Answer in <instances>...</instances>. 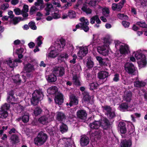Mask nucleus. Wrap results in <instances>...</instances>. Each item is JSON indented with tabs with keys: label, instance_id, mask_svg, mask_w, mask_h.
<instances>
[{
	"label": "nucleus",
	"instance_id": "obj_1",
	"mask_svg": "<svg viewBox=\"0 0 147 147\" xmlns=\"http://www.w3.org/2000/svg\"><path fill=\"white\" fill-rule=\"evenodd\" d=\"M65 45V41L63 39H60L59 41L55 42L54 45V49L50 51L48 56L51 58L56 57L63 50Z\"/></svg>",
	"mask_w": 147,
	"mask_h": 147
},
{
	"label": "nucleus",
	"instance_id": "obj_2",
	"mask_svg": "<svg viewBox=\"0 0 147 147\" xmlns=\"http://www.w3.org/2000/svg\"><path fill=\"white\" fill-rule=\"evenodd\" d=\"M43 97L44 94L41 89H39L34 90L30 99L31 105L33 106L37 105L39 101L42 99Z\"/></svg>",
	"mask_w": 147,
	"mask_h": 147
},
{
	"label": "nucleus",
	"instance_id": "obj_3",
	"mask_svg": "<svg viewBox=\"0 0 147 147\" xmlns=\"http://www.w3.org/2000/svg\"><path fill=\"white\" fill-rule=\"evenodd\" d=\"M47 138V135L41 131L38 133L36 137L34 138V143L37 146H41L45 143Z\"/></svg>",
	"mask_w": 147,
	"mask_h": 147
},
{
	"label": "nucleus",
	"instance_id": "obj_4",
	"mask_svg": "<svg viewBox=\"0 0 147 147\" xmlns=\"http://www.w3.org/2000/svg\"><path fill=\"white\" fill-rule=\"evenodd\" d=\"M100 120L101 127L104 130H108L111 128L113 123L107 118L105 117H103Z\"/></svg>",
	"mask_w": 147,
	"mask_h": 147
},
{
	"label": "nucleus",
	"instance_id": "obj_5",
	"mask_svg": "<svg viewBox=\"0 0 147 147\" xmlns=\"http://www.w3.org/2000/svg\"><path fill=\"white\" fill-rule=\"evenodd\" d=\"M124 68L126 72L130 75H134L136 71V67L132 63H126L124 65Z\"/></svg>",
	"mask_w": 147,
	"mask_h": 147
},
{
	"label": "nucleus",
	"instance_id": "obj_6",
	"mask_svg": "<svg viewBox=\"0 0 147 147\" xmlns=\"http://www.w3.org/2000/svg\"><path fill=\"white\" fill-rule=\"evenodd\" d=\"M80 21L82 23H79L81 25V29L83 30L85 32H87L89 30L88 26L89 22L87 19H85L84 17H82L80 19Z\"/></svg>",
	"mask_w": 147,
	"mask_h": 147
},
{
	"label": "nucleus",
	"instance_id": "obj_7",
	"mask_svg": "<svg viewBox=\"0 0 147 147\" xmlns=\"http://www.w3.org/2000/svg\"><path fill=\"white\" fill-rule=\"evenodd\" d=\"M53 72L56 76L61 77L65 74V69L63 67L56 66L54 68Z\"/></svg>",
	"mask_w": 147,
	"mask_h": 147
},
{
	"label": "nucleus",
	"instance_id": "obj_8",
	"mask_svg": "<svg viewBox=\"0 0 147 147\" xmlns=\"http://www.w3.org/2000/svg\"><path fill=\"white\" fill-rule=\"evenodd\" d=\"M26 76L24 75L20 76L18 74L15 76L13 79L14 83L17 84H20L21 82H25L26 80Z\"/></svg>",
	"mask_w": 147,
	"mask_h": 147
},
{
	"label": "nucleus",
	"instance_id": "obj_9",
	"mask_svg": "<svg viewBox=\"0 0 147 147\" xmlns=\"http://www.w3.org/2000/svg\"><path fill=\"white\" fill-rule=\"evenodd\" d=\"M89 139L86 135H82L81 136L80 140V145L81 147H84L87 146L89 143Z\"/></svg>",
	"mask_w": 147,
	"mask_h": 147
},
{
	"label": "nucleus",
	"instance_id": "obj_10",
	"mask_svg": "<svg viewBox=\"0 0 147 147\" xmlns=\"http://www.w3.org/2000/svg\"><path fill=\"white\" fill-rule=\"evenodd\" d=\"M106 45H103L101 46H98L97 47L98 52L100 54L103 56H106L107 55L108 51L107 49Z\"/></svg>",
	"mask_w": 147,
	"mask_h": 147
},
{
	"label": "nucleus",
	"instance_id": "obj_11",
	"mask_svg": "<svg viewBox=\"0 0 147 147\" xmlns=\"http://www.w3.org/2000/svg\"><path fill=\"white\" fill-rule=\"evenodd\" d=\"M69 108L73 105H77L78 103V98L74 94H72L69 97Z\"/></svg>",
	"mask_w": 147,
	"mask_h": 147
},
{
	"label": "nucleus",
	"instance_id": "obj_12",
	"mask_svg": "<svg viewBox=\"0 0 147 147\" xmlns=\"http://www.w3.org/2000/svg\"><path fill=\"white\" fill-rule=\"evenodd\" d=\"M77 117L81 119H85L86 118L87 114L86 111L84 109L78 110L76 112Z\"/></svg>",
	"mask_w": 147,
	"mask_h": 147
},
{
	"label": "nucleus",
	"instance_id": "obj_13",
	"mask_svg": "<svg viewBox=\"0 0 147 147\" xmlns=\"http://www.w3.org/2000/svg\"><path fill=\"white\" fill-rule=\"evenodd\" d=\"M118 129L121 134H125L127 131L126 124L125 123L120 122L118 125Z\"/></svg>",
	"mask_w": 147,
	"mask_h": 147
},
{
	"label": "nucleus",
	"instance_id": "obj_14",
	"mask_svg": "<svg viewBox=\"0 0 147 147\" xmlns=\"http://www.w3.org/2000/svg\"><path fill=\"white\" fill-rule=\"evenodd\" d=\"M23 70L26 73L32 72L34 71L35 68L33 65L28 63L24 65Z\"/></svg>",
	"mask_w": 147,
	"mask_h": 147
},
{
	"label": "nucleus",
	"instance_id": "obj_15",
	"mask_svg": "<svg viewBox=\"0 0 147 147\" xmlns=\"http://www.w3.org/2000/svg\"><path fill=\"white\" fill-rule=\"evenodd\" d=\"M56 118L58 121L61 122L65 120L66 119V115L62 112H58L56 115Z\"/></svg>",
	"mask_w": 147,
	"mask_h": 147
},
{
	"label": "nucleus",
	"instance_id": "obj_16",
	"mask_svg": "<svg viewBox=\"0 0 147 147\" xmlns=\"http://www.w3.org/2000/svg\"><path fill=\"white\" fill-rule=\"evenodd\" d=\"M82 94L83 96L82 99L83 101L87 104L89 103L91 98L89 93L86 90L83 92Z\"/></svg>",
	"mask_w": 147,
	"mask_h": 147
},
{
	"label": "nucleus",
	"instance_id": "obj_17",
	"mask_svg": "<svg viewBox=\"0 0 147 147\" xmlns=\"http://www.w3.org/2000/svg\"><path fill=\"white\" fill-rule=\"evenodd\" d=\"M132 93L130 91L126 92L123 96V100L126 102H129L131 100Z\"/></svg>",
	"mask_w": 147,
	"mask_h": 147
},
{
	"label": "nucleus",
	"instance_id": "obj_18",
	"mask_svg": "<svg viewBox=\"0 0 147 147\" xmlns=\"http://www.w3.org/2000/svg\"><path fill=\"white\" fill-rule=\"evenodd\" d=\"M55 101L56 104L61 105L63 102V95L61 93L57 94L55 98Z\"/></svg>",
	"mask_w": 147,
	"mask_h": 147
},
{
	"label": "nucleus",
	"instance_id": "obj_19",
	"mask_svg": "<svg viewBox=\"0 0 147 147\" xmlns=\"http://www.w3.org/2000/svg\"><path fill=\"white\" fill-rule=\"evenodd\" d=\"M89 126L92 129H98L101 126L100 120L95 121L89 124Z\"/></svg>",
	"mask_w": 147,
	"mask_h": 147
},
{
	"label": "nucleus",
	"instance_id": "obj_20",
	"mask_svg": "<svg viewBox=\"0 0 147 147\" xmlns=\"http://www.w3.org/2000/svg\"><path fill=\"white\" fill-rule=\"evenodd\" d=\"M109 73L105 71H99L98 74V77L99 79H103L108 77Z\"/></svg>",
	"mask_w": 147,
	"mask_h": 147
},
{
	"label": "nucleus",
	"instance_id": "obj_21",
	"mask_svg": "<svg viewBox=\"0 0 147 147\" xmlns=\"http://www.w3.org/2000/svg\"><path fill=\"white\" fill-rule=\"evenodd\" d=\"M29 116L28 113L24 114L21 117L18 118L17 119L18 121L22 120L24 123H27L29 121Z\"/></svg>",
	"mask_w": 147,
	"mask_h": 147
},
{
	"label": "nucleus",
	"instance_id": "obj_22",
	"mask_svg": "<svg viewBox=\"0 0 147 147\" xmlns=\"http://www.w3.org/2000/svg\"><path fill=\"white\" fill-rule=\"evenodd\" d=\"M129 49V47L128 45H121L120 46L119 51L120 53L123 55L128 53Z\"/></svg>",
	"mask_w": 147,
	"mask_h": 147
},
{
	"label": "nucleus",
	"instance_id": "obj_23",
	"mask_svg": "<svg viewBox=\"0 0 147 147\" xmlns=\"http://www.w3.org/2000/svg\"><path fill=\"white\" fill-rule=\"evenodd\" d=\"M49 115H48L47 116L44 115L40 117L38 119V121L39 122L43 125H45L48 122V117Z\"/></svg>",
	"mask_w": 147,
	"mask_h": 147
},
{
	"label": "nucleus",
	"instance_id": "obj_24",
	"mask_svg": "<svg viewBox=\"0 0 147 147\" xmlns=\"http://www.w3.org/2000/svg\"><path fill=\"white\" fill-rule=\"evenodd\" d=\"M88 51L87 48H83L79 50L78 54L79 57L82 58L86 55L88 53Z\"/></svg>",
	"mask_w": 147,
	"mask_h": 147
},
{
	"label": "nucleus",
	"instance_id": "obj_25",
	"mask_svg": "<svg viewBox=\"0 0 147 147\" xmlns=\"http://www.w3.org/2000/svg\"><path fill=\"white\" fill-rule=\"evenodd\" d=\"M47 79V82L50 83L55 82L57 80L56 76L54 74L49 75Z\"/></svg>",
	"mask_w": 147,
	"mask_h": 147
},
{
	"label": "nucleus",
	"instance_id": "obj_26",
	"mask_svg": "<svg viewBox=\"0 0 147 147\" xmlns=\"http://www.w3.org/2000/svg\"><path fill=\"white\" fill-rule=\"evenodd\" d=\"M69 56L68 54L65 53H61L58 57V60L59 61H60L61 62H65V60H66L68 58Z\"/></svg>",
	"mask_w": 147,
	"mask_h": 147
},
{
	"label": "nucleus",
	"instance_id": "obj_27",
	"mask_svg": "<svg viewBox=\"0 0 147 147\" xmlns=\"http://www.w3.org/2000/svg\"><path fill=\"white\" fill-rule=\"evenodd\" d=\"M128 107V103L126 102L122 103L120 105L119 108L121 111L124 112L127 109Z\"/></svg>",
	"mask_w": 147,
	"mask_h": 147
},
{
	"label": "nucleus",
	"instance_id": "obj_28",
	"mask_svg": "<svg viewBox=\"0 0 147 147\" xmlns=\"http://www.w3.org/2000/svg\"><path fill=\"white\" fill-rule=\"evenodd\" d=\"M47 91L50 94H54L58 91L57 88L56 86L51 87L47 90Z\"/></svg>",
	"mask_w": 147,
	"mask_h": 147
},
{
	"label": "nucleus",
	"instance_id": "obj_29",
	"mask_svg": "<svg viewBox=\"0 0 147 147\" xmlns=\"http://www.w3.org/2000/svg\"><path fill=\"white\" fill-rule=\"evenodd\" d=\"M68 129V127L67 125L65 124L62 122L61 125L59 126V130L62 134L67 132Z\"/></svg>",
	"mask_w": 147,
	"mask_h": 147
},
{
	"label": "nucleus",
	"instance_id": "obj_30",
	"mask_svg": "<svg viewBox=\"0 0 147 147\" xmlns=\"http://www.w3.org/2000/svg\"><path fill=\"white\" fill-rule=\"evenodd\" d=\"M146 85V83L142 81L139 80L136 81L134 82V86L135 87L142 88L144 87Z\"/></svg>",
	"mask_w": 147,
	"mask_h": 147
},
{
	"label": "nucleus",
	"instance_id": "obj_31",
	"mask_svg": "<svg viewBox=\"0 0 147 147\" xmlns=\"http://www.w3.org/2000/svg\"><path fill=\"white\" fill-rule=\"evenodd\" d=\"M11 140L13 144H14L20 142L18 136L16 134H13L11 136Z\"/></svg>",
	"mask_w": 147,
	"mask_h": 147
},
{
	"label": "nucleus",
	"instance_id": "obj_32",
	"mask_svg": "<svg viewBox=\"0 0 147 147\" xmlns=\"http://www.w3.org/2000/svg\"><path fill=\"white\" fill-rule=\"evenodd\" d=\"M81 9L84 12H85L87 14H91L92 13V10L88 7L87 5L84 4L82 7Z\"/></svg>",
	"mask_w": 147,
	"mask_h": 147
},
{
	"label": "nucleus",
	"instance_id": "obj_33",
	"mask_svg": "<svg viewBox=\"0 0 147 147\" xmlns=\"http://www.w3.org/2000/svg\"><path fill=\"white\" fill-rule=\"evenodd\" d=\"M105 115L109 119H113L116 116L115 111L112 110L107 113H105Z\"/></svg>",
	"mask_w": 147,
	"mask_h": 147
},
{
	"label": "nucleus",
	"instance_id": "obj_34",
	"mask_svg": "<svg viewBox=\"0 0 147 147\" xmlns=\"http://www.w3.org/2000/svg\"><path fill=\"white\" fill-rule=\"evenodd\" d=\"M42 111V109L39 107H36L34 111V114L35 116H37L40 115Z\"/></svg>",
	"mask_w": 147,
	"mask_h": 147
},
{
	"label": "nucleus",
	"instance_id": "obj_35",
	"mask_svg": "<svg viewBox=\"0 0 147 147\" xmlns=\"http://www.w3.org/2000/svg\"><path fill=\"white\" fill-rule=\"evenodd\" d=\"M8 116V113L6 111L0 110V118L2 119H6Z\"/></svg>",
	"mask_w": 147,
	"mask_h": 147
},
{
	"label": "nucleus",
	"instance_id": "obj_36",
	"mask_svg": "<svg viewBox=\"0 0 147 147\" xmlns=\"http://www.w3.org/2000/svg\"><path fill=\"white\" fill-rule=\"evenodd\" d=\"M102 107L103 111L106 112L105 113H107L112 110V108L109 106L105 105L102 106Z\"/></svg>",
	"mask_w": 147,
	"mask_h": 147
},
{
	"label": "nucleus",
	"instance_id": "obj_37",
	"mask_svg": "<svg viewBox=\"0 0 147 147\" xmlns=\"http://www.w3.org/2000/svg\"><path fill=\"white\" fill-rule=\"evenodd\" d=\"M135 56L137 59H142L146 57L145 55L141 53L137 52L135 55Z\"/></svg>",
	"mask_w": 147,
	"mask_h": 147
},
{
	"label": "nucleus",
	"instance_id": "obj_38",
	"mask_svg": "<svg viewBox=\"0 0 147 147\" xmlns=\"http://www.w3.org/2000/svg\"><path fill=\"white\" fill-rule=\"evenodd\" d=\"M12 19V21L13 22V24L14 25L17 24L20 21H23V20L22 19V17H14Z\"/></svg>",
	"mask_w": 147,
	"mask_h": 147
},
{
	"label": "nucleus",
	"instance_id": "obj_39",
	"mask_svg": "<svg viewBox=\"0 0 147 147\" xmlns=\"http://www.w3.org/2000/svg\"><path fill=\"white\" fill-rule=\"evenodd\" d=\"M68 16L70 19L75 18L76 17V13L74 11L69 10L68 13Z\"/></svg>",
	"mask_w": 147,
	"mask_h": 147
},
{
	"label": "nucleus",
	"instance_id": "obj_40",
	"mask_svg": "<svg viewBox=\"0 0 147 147\" xmlns=\"http://www.w3.org/2000/svg\"><path fill=\"white\" fill-rule=\"evenodd\" d=\"M131 144V142L129 141H124L121 143V147H130Z\"/></svg>",
	"mask_w": 147,
	"mask_h": 147
},
{
	"label": "nucleus",
	"instance_id": "obj_41",
	"mask_svg": "<svg viewBox=\"0 0 147 147\" xmlns=\"http://www.w3.org/2000/svg\"><path fill=\"white\" fill-rule=\"evenodd\" d=\"M24 110V107L20 104L18 105V106H16L15 109V111L17 113H20Z\"/></svg>",
	"mask_w": 147,
	"mask_h": 147
},
{
	"label": "nucleus",
	"instance_id": "obj_42",
	"mask_svg": "<svg viewBox=\"0 0 147 147\" xmlns=\"http://www.w3.org/2000/svg\"><path fill=\"white\" fill-rule=\"evenodd\" d=\"M100 133L101 131L100 130L95 131L91 134V136L95 138H97L98 139L100 138L101 137L100 136Z\"/></svg>",
	"mask_w": 147,
	"mask_h": 147
},
{
	"label": "nucleus",
	"instance_id": "obj_43",
	"mask_svg": "<svg viewBox=\"0 0 147 147\" xmlns=\"http://www.w3.org/2000/svg\"><path fill=\"white\" fill-rule=\"evenodd\" d=\"M118 18L121 20H127L128 17L127 15H125L124 14L120 13H118L117 15Z\"/></svg>",
	"mask_w": 147,
	"mask_h": 147
},
{
	"label": "nucleus",
	"instance_id": "obj_44",
	"mask_svg": "<svg viewBox=\"0 0 147 147\" xmlns=\"http://www.w3.org/2000/svg\"><path fill=\"white\" fill-rule=\"evenodd\" d=\"M10 107V104L9 103H5L2 105L1 107V109L4 111L8 110Z\"/></svg>",
	"mask_w": 147,
	"mask_h": 147
},
{
	"label": "nucleus",
	"instance_id": "obj_45",
	"mask_svg": "<svg viewBox=\"0 0 147 147\" xmlns=\"http://www.w3.org/2000/svg\"><path fill=\"white\" fill-rule=\"evenodd\" d=\"M147 62L146 60V56L145 57V58H144L142 59L141 60V61L140 62H139L138 64L140 66V65H143V67H144L146 66L147 64Z\"/></svg>",
	"mask_w": 147,
	"mask_h": 147
},
{
	"label": "nucleus",
	"instance_id": "obj_46",
	"mask_svg": "<svg viewBox=\"0 0 147 147\" xmlns=\"http://www.w3.org/2000/svg\"><path fill=\"white\" fill-rule=\"evenodd\" d=\"M28 26L32 30H36L37 29V27L34 22L31 21L29 22L28 24Z\"/></svg>",
	"mask_w": 147,
	"mask_h": 147
},
{
	"label": "nucleus",
	"instance_id": "obj_47",
	"mask_svg": "<svg viewBox=\"0 0 147 147\" xmlns=\"http://www.w3.org/2000/svg\"><path fill=\"white\" fill-rule=\"evenodd\" d=\"M98 85V84L96 83H92L90 84V90H92L94 89H97Z\"/></svg>",
	"mask_w": 147,
	"mask_h": 147
},
{
	"label": "nucleus",
	"instance_id": "obj_48",
	"mask_svg": "<svg viewBox=\"0 0 147 147\" xmlns=\"http://www.w3.org/2000/svg\"><path fill=\"white\" fill-rule=\"evenodd\" d=\"M136 24L140 27L143 28H145L147 27V24L144 22L142 21L138 22H136Z\"/></svg>",
	"mask_w": 147,
	"mask_h": 147
},
{
	"label": "nucleus",
	"instance_id": "obj_49",
	"mask_svg": "<svg viewBox=\"0 0 147 147\" xmlns=\"http://www.w3.org/2000/svg\"><path fill=\"white\" fill-rule=\"evenodd\" d=\"M126 1H121V2L117 4V11H119L123 7V6L125 2Z\"/></svg>",
	"mask_w": 147,
	"mask_h": 147
},
{
	"label": "nucleus",
	"instance_id": "obj_50",
	"mask_svg": "<svg viewBox=\"0 0 147 147\" xmlns=\"http://www.w3.org/2000/svg\"><path fill=\"white\" fill-rule=\"evenodd\" d=\"M38 10V9L35 6H33L30 8V15H32L35 13L36 11Z\"/></svg>",
	"mask_w": 147,
	"mask_h": 147
},
{
	"label": "nucleus",
	"instance_id": "obj_51",
	"mask_svg": "<svg viewBox=\"0 0 147 147\" xmlns=\"http://www.w3.org/2000/svg\"><path fill=\"white\" fill-rule=\"evenodd\" d=\"M42 38V36H39L36 39V42L37 45L38 46H40L41 44L42 43V41L41 39Z\"/></svg>",
	"mask_w": 147,
	"mask_h": 147
},
{
	"label": "nucleus",
	"instance_id": "obj_52",
	"mask_svg": "<svg viewBox=\"0 0 147 147\" xmlns=\"http://www.w3.org/2000/svg\"><path fill=\"white\" fill-rule=\"evenodd\" d=\"M7 64L9 65L10 67L11 68H13L16 66L17 65L15 64V63L13 61V63L11 59H9L8 61H7Z\"/></svg>",
	"mask_w": 147,
	"mask_h": 147
},
{
	"label": "nucleus",
	"instance_id": "obj_53",
	"mask_svg": "<svg viewBox=\"0 0 147 147\" xmlns=\"http://www.w3.org/2000/svg\"><path fill=\"white\" fill-rule=\"evenodd\" d=\"M7 99V102L11 103H12V101H14L16 100V98L14 96H8Z\"/></svg>",
	"mask_w": 147,
	"mask_h": 147
},
{
	"label": "nucleus",
	"instance_id": "obj_54",
	"mask_svg": "<svg viewBox=\"0 0 147 147\" xmlns=\"http://www.w3.org/2000/svg\"><path fill=\"white\" fill-rule=\"evenodd\" d=\"M63 3H65V4L63 5V7L65 9L69 7L71 5V4L70 3L67 2V3L65 4V3L67 2V1H61Z\"/></svg>",
	"mask_w": 147,
	"mask_h": 147
},
{
	"label": "nucleus",
	"instance_id": "obj_55",
	"mask_svg": "<svg viewBox=\"0 0 147 147\" xmlns=\"http://www.w3.org/2000/svg\"><path fill=\"white\" fill-rule=\"evenodd\" d=\"M110 13L109 9L107 8L103 9L102 10V14L105 16H107L108 15H106V14H109Z\"/></svg>",
	"mask_w": 147,
	"mask_h": 147
},
{
	"label": "nucleus",
	"instance_id": "obj_56",
	"mask_svg": "<svg viewBox=\"0 0 147 147\" xmlns=\"http://www.w3.org/2000/svg\"><path fill=\"white\" fill-rule=\"evenodd\" d=\"M13 11L15 12V14L17 15H19L21 14L22 13V11L19 8L14 9L13 10Z\"/></svg>",
	"mask_w": 147,
	"mask_h": 147
},
{
	"label": "nucleus",
	"instance_id": "obj_57",
	"mask_svg": "<svg viewBox=\"0 0 147 147\" xmlns=\"http://www.w3.org/2000/svg\"><path fill=\"white\" fill-rule=\"evenodd\" d=\"M23 18H22V19L23 20V21L26 20L28 18V13H27V12H26V13H24L23 12H22V13L21 14Z\"/></svg>",
	"mask_w": 147,
	"mask_h": 147
},
{
	"label": "nucleus",
	"instance_id": "obj_58",
	"mask_svg": "<svg viewBox=\"0 0 147 147\" xmlns=\"http://www.w3.org/2000/svg\"><path fill=\"white\" fill-rule=\"evenodd\" d=\"M9 7V4L7 3H4L1 6V9L3 10L7 9Z\"/></svg>",
	"mask_w": 147,
	"mask_h": 147
},
{
	"label": "nucleus",
	"instance_id": "obj_59",
	"mask_svg": "<svg viewBox=\"0 0 147 147\" xmlns=\"http://www.w3.org/2000/svg\"><path fill=\"white\" fill-rule=\"evenodd\" d=\"M119 74L117 73L115 74L114 75V77L113 79V81L117 82L119 81Z\"/></svg>",
	"mask_w": 147,
	"mask_h": 147
},
{
	"label": "nucleus",
	"instance_id": "obj_60",
	"mask_svg": "<svg viewBox=\"0 0 147 147\" xmlns=\"http://www.w3.org/2000/svg\"><path fill=\"white\" fill-rule=\"evenodd\" d=\"M28 6L26 5H24L23 6V8L22 9V12H23L24 13L26 12H28Z\"/></svg>",
	"mask_w": 147,
	"mask_h": 147
},
{
	"label": "nucleus",
	"instance_id": "obj_61",
	"mask_svg": "<svg viewBox=\"0 0 147 147\" xmlns=\"http://www.w3.org/2000/svg\"><path fill=\"white\" fill-rule=\"evenodd\" d=\"M122 25L125 28L128 27L129 26V23L127 21H123L122 22Z\"/></svg>",
	"mask_w": 147,
	"mask_h": 147
},
{
	"label": "nucleus",
	"instance_id": "obj_62",
	"mask_svg": "<svg viewBox=\"0 0 147 147\" xmlns=\"http://www.w3.org/2000/svg\"><path fill=\"white\" fill-rule=\"evenodd\" d=\"M87 65L88 68H91L93 67V63L91 61H88L87 62Z\"/></svg>",
	"mask_w": 147,
	"mask_h": 147
},
{
	"label": "nucleus",
	"instance_id": "obj_63",
	"mask_svg": "<svg viewBox=\"0 0 147 147\" xmlns=\"http://www.w3.org/2000/svg\"><path fill=\"white\" fill-rule=\"evenodd\" d=\"M43 1H37L35 3L34 5L36 6H39L42 5L43 3Z\"/></svg>",
	"mask_w": 147,
	"mask_h": 147
},
{
	"label": "nucleus",
	"instance_id": "obj_64",
	"mask_svg": "<svg viewBox=\"0 0 147 147\" xmlns=\"http://www.w3.org/2000/svg\"><path fill=\"white\" fill-rule=\"evenodd\" d=\"M101 66H107V63L106 62V59H103L99 63Z\"/></svg>",
	"mask_w": 147,
	"mask_h": 147
}]
</instances>
